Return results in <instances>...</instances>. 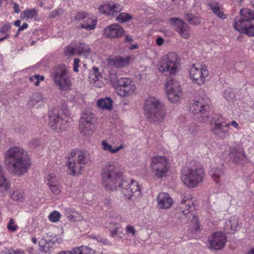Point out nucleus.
<instances>
[{"label": "nucleus", "instance_id": "f257e3e1", "mask_svg": "<svg viewBox=\"0 0 254 254\" xmlns=\"http://www.w3.org/2000/svg\"><path fill=\"white\" fill-rule=\"evenodd\" d=\"M101 176L102 185L106 189L113 190L118 187L128 199H135L141 194L137 182L132 180H122L119 182L122 179V173L114 161H109L103 167Z\"/></svg>", "mask_w": 254, "mask_h": 254}, {"label": "nucleus", "instance_id": "f03ea898", "mask_svg": "<svg viewBox=\"0 0 254 254\" xmlns=\"http://www.w3.org/2000/svg\"><path fill=\"white\" fill-rule=\"evenodd\" d=\"M6 165L16 176L24 175L30 168L31 163L27 152L20 147L9 148L4 155Z\"/></svg>", "mask_w": 254, "mask_h": 254}, {"label": "nucleus", "instance_id": "7ed1b4c3", "mask_svg": "<svg viewBox=\"0 0 254 254\" xmlns=\"http://www.w3.org/2000/svg\"><path fill=\"white\" fill-rule=\"evenodd\" d=\"M144 112L149 122L160 125L165 119L167 109L165 104L160 99L149 96L145 101Z\"/></svg>", "mask_w": 254, "mask_h": 254}, {"label": "nucleus", "instance_id": "20e7f679", "mask_svg": "<svg viewBox=\"0 0 254 254\" xmlns=\"http://www.w3.org/2000/svg\"><path fill=\"white\" fill-rule=\"evenodd\" d=\"M89 160V154L87 152L78 149L72 150L66 163L69 174L74 176L80 174L83 166Z\"/></svg>", "mask_w": 254, "mask_h": 254}, {"label": "nucleus", "instance_id": "39448f33", "mask_svg": "<svg viewBox=\"0 0 254 254\" xmlns=\"http://www.w3.org/2000/svg\"><path fill=\"white\" fill-rule=\"evenodd\" d=\"M202 168L195 162L190 166L184 167L182 170L181 180L188 188L195 187L203 177Z\"/></svg>", "mask_w": 254, "mask_h": 254}, {"label": "nucleus", "instance_id": "423d86ee", "mask_svg": "<svg viewBox=\"0 0 254 254\" xmlns=\"http://www.w3.org/2000/svg\"><path fill=\"white\" fill-rule=\"evenodd\" d=\"M51 76L55 84L60 90L66 91L69 89L71 86L70 74L66 66L60 65L55 67Z\"/></svg>", "mask_w": 254, "mask_h": 254}, {"label": "nucleus", "instance_id": "0eeeda50", "mask_svg": "<svg viewBox=\"0 0 254 254\" xmlns=\"http://www.w3.org/2000/svg\"><path fill=\"white\" fill-rule=\"evenodd\" d=\"M178 57L176 53L171 52L164 56L159 63V70L166 74L174 75L178 71Z\"/></svg>", "mask_w": 254, "mask_h": 254}, {"label": "nucleus", "instance_id": "6e6552de", "mask_svg": "<svg viewBox=\"0 0 254 254\" xmlns=\"http://www.w3.org/2000/svg\"><path fill=\"white\" fill-rule=\"evenodd\" d=\"M229 124L225 121L221 115H215L210 121V129L217 137L224 139L229 136Z\"/></svg>", "mask_w": 254, "mask_h": 254}, {"label": "nucleus", "instance_id": "1a4fd4ad", "mask_svg": "<svg viewBox=\"0 0 254 254\" xmlns=\"http://www.w3.org/2000/svg\"><path fill=\"white\" fill-rule=\"evenodd\" d=\"M209 110V107L205 104L203 99L194 100L190 108V112L193 114V118L203 123L208 121Z\"/></svg>", "mask_w": 254, "mask_h": 254}, {"label": "nucleus", "instance_id": "9d476101", "mask_svg": "<svg viewBox=\"0 0 254 254\" xmlns=\"http://www.w3.org/2000/svg\"><path fill=\"white\" fill-rule=\"evenodd\" d=\"M179 208L180 209L181 212H182L186 217H188L191 222L195 224V230H197L199 228V226L197 224V217L190 213L192 209H194L193 202L191 200V197L190 195H183L181 203L179 205Z\"/></svg>", "mask_w": 254, "mask_h": 254}, {"label": "nucleus", "instance_id": "9b49d317", "mask_svg": "<svg viewBox=\"0 0 254 254\" xmlns=\"http://www.w3.org/2000/svg\"><path fill=\"white\" fill-rule=\"evenodd\" d=\"M151 167L152 173L157 178H162L169 170L168 159L164 156H154L152 158Z\"/></svg>", "mask_w": 254, "mask_h": 254}, {"label": "nucleus", "instance_id": "f8f14e48", "mask_svg": "<svg viewBox=\"0 0 254 254\" xmlns=\"http://www.w3.org/2000/svg\"><path fill=\"white\" fill-rule=\"evenodd\" d=\"M240 13L241 16L234 19V26L237 31L243 33L251 20L254 19V12L250 9L244 8L240 10Z\"/></svg>", "mask_w": 254, "mask_h": 254}, {"label": "nucleus", "instance_id": "ddd939ff", "mask_svg": "<svg viewBox=\"0 0 254 254\" xmlns=\"http://www.w3.org/2000/svg\"><path fill=\"white\" fill-rule=\"evenodd\" d=\"M189 73L192 82L199 85L204 83L205 78L209 74L207 67L199 64H192Z\"/></svg>", "mask_w": 254, "mask_h": 254}, {"label": "nucleus", "instance_id": "4468645a", "mask_svg": "<svg viewBox=\"0 0 254 254\" xmlns=\"http://www.w3.org/2000/svg\"><path fill=\"white\" fill-rule=\"evenodd\" d=\"M166 88L167 97L172 102L179 101L183 95L180 84L174 79L170 78L167 81Z\"/></svg>", "mask_w": 254, "mask_h": 254}, {"label": "nucleus", "instance_id": "2eb2a0df", "mask_svg": "<svg viewBox=\"0 0 254 254\" xmlns=\"http://www.w3.org/2000/svg\"><path fill=\"white\" fill-rule=\"evenodd\" d=\"M116 83L119 88V94L121 96H129L135 91V85L130 78L126 77L117 78Z\"/></svg>", "mask_w": 254, "mask_h": 254}, {"label": "nucleus", "instance_id": "dca6fc26", "mask_svg": "<svg viewBox=\"0 0 254 254\" xmlns=\"http://www.w3.org/2000/svg\"><path fill=\"white\" fill-rule=\"evenodd\" d=\"M94 117L93 114L89 111L86 110L82 113L79 125V128L82 133L87 135L92 128Z\"/></svg>", "mask_w": 254, "mask_h": 254}, {"label": "nucleus", "instance_id": "f3484780", "mask_svg": "<svg viewBox=\"0 0 254 254\" xmlns=\"http://www.w3.org/2000/svg\"><path fill=\"white\" fill-rule=\"evenodd\" d=\"M226 241V238L223 233L215 232L209 238V248L213 250H220L225 247Z\"/></svg>", "mask_w": 254, "mask_h": 254}, {"label": "nucleus", "instance_id": "a211bd4d", "mask_svg": "<svg viewBox=\"0 0 254 254\" xmlns=\"http://www.w3.org/2000/svg\"><path fill=\"white\" fill-rule=\"evenodd\" d=\"M48 118L49 126L53 130H56L58 128L62 129L61 126L65 125L67 122L66 120L61 117L58 109L56 108L51 109L49 112Z\"/></svg>", "mask_w": 254, "mask_h": 254}, {"label": "nucleus", "instance_id": "6ab92c4d", "mask_svg": "<svg viewBox=\"0 0 254 254\" xmlns=\"http://www.w3.org/2000/svg\"><path fill=\"white\" fill-rule=\"evenodd\" d=\"M169 21L175 26L176 30L182 37L185 39L190 37L188 26L182 20L176 17H172L169 19Z\"/></svg>", "mask_w": 254, "mask_h": 254}, {"label": "nucleus", "instance_id": "aec40b11", "mask_svg": "<svg viewBox=\"0 0 254 254\" xmlns=\"http://www.w3.org/2000/svg\"><path fill=\"white\" fill-rule=\"evenodd\" d=\"M50 233L47 234L39 243V250L41 252L44 253H50L52 246L55 244L57 241L58 239L56 236H50Z\"/></svg>", "mask_w": 254, "mask_h": 254}, {"label": "nucleus", "instance_id": "412c9836", "mask_svg": "<svg viewBox=\"0 0 254 254\" xmlns=\"http://www.w3.org/2000/svg\"><path fill=\"white\" fill-rule=\"evenodd\" d=\"M130 59V56H116L108 58L107 62L109 65L122 68L129 64Z\"/></svg>", "mask_w": 254, "mask_h": 254}, {"label": "nucleus", "instance_id": "4be33fe9", "mask_svg": "<svg viewBox=\"0 0 254 254\" xmlns=\"http://www.w3.org/2000/svg\"><path fill=\"white\" fill-rule=\"evenodd\" d=\"M124 33L125 31L121 26L117 24H113L106 27L104 33L106 37L112 39L119 38Z\"/></svg>", "mask_w": 254, "mask_h": 254}, {"label": "nucleus", "instance_id": "5701e85b", "mask_svg": "<svg viewBox=\"0 0 254 254\" xmlns=\"http://www.w3.org/2000/svg\"><path fill=\"white\" fill-rule=\"evenodd\" d=\"M158 207L160 209H167L173 204V200L169 194L165 192H160L157 198Z\"/></svg>", "mask_w": 254, "mask_h": 254}, {"label": "nucleus", "instance_id": "b1692460", "mask_svg": "<svg viewBox=\"0 0 254 254\" xmlns=\"http://www.w3.org/2000/svg\"><path fill=\"white\" fill-rule=\"evenodd\" d=\"M47 99L44 97L43 94L40 92H35L33 94L31 97L29 98L27 105L30 107H35L38 108L39 107L43 106L46 102Z\"/></svg>", "mask_w": 254, "mask_h": 254}, {"label": "nucleus", "instance_id": "393cba45", "mask_svg": "<svg viewBox=\"0 0 254 254\" xmlns=\"http://www.w3.org/2000/svg\"><path fill=\"white\" fill-rule=\"evenodd\" d=\"M229 156L235 163L240 164L246 160V155L242 148H232L230 149Z\"/></svg>", "mask_w": 254, "mask_h": 254}, {"label": "nucleus", "instance_id": "a878e982", "mask_svg": "<svg viewBox=\"0 0 254 254\" xmlns=\"http://www.w3.org/2000/svg\"><path fill=\"white\" fill-rule=\"evenodd\" d=\"M225 169L222 163L213 164L209 172L210 175L214 181L218 183V179L224 175Z\"/></svg>", "mask_w": 254, "mask_h": 254}, {"label": "nucleus", "instance_id": "bb28decb", "mask_svg": "<svg viewBox=\"0 0 254 254\" xmlns=\"http://www.w3.org/2000/svg\"><path fill=\"white\" fill-rule=\"evenodd\" d=\"M122 8V7L120 4L111 2L101 7L99 10L102 13L113 15L115 12L118 13L121 11Z\"/></svg>", "mask_w": 254, "mask_h": 254}, {"label": "nucleus", "instance_id": "cd10ccee", "mask_svg": "<svg viewBox=\"0 0 254 254\" xmlns=\"http://www.w3.org/2000/svg\"><path fill=\"white\" fill-rule=\"evenodd\" d=\"M64 214L69 220L74 222L80 220L82 217L79 213L69 207L64 209Z\"/></svg>", "mask_w": 254, "mask_h": 254}, {"label": "nucleus", "instance_id": "c85d7f7f", "mask_svg": "<svg viewBox=\"0 0 254 254\" xmlns=\"http://www.w3.org/2000/svg\"><path fill=\"white\" fill-rule=\"evenodd\" d=\"M209 6L212 11L220 18L224 19L226 18V15L221 10V6L218 2L211 1Z\"/></svg>", "mask_w": 254, "mask_h": 254}, {"label": "nucleus", "instance_id": "c756f323", "mask_svg": "<svg viewBox=\"0 0 254 254\" xmlns=\"http://www.w3.org/2000/svg\"><path fill=\"white\" fill-rule=\"evenodd\" d=\"M91 54V49L84 43H79L76 46V54L83 55L85 57L89 56Z\"/></svg>", "mask_w": 254, "mask_h": 254}, {"label": "nucleus", "instance_id": "7c9ffc66", "mask_svg": "<svg viewBox=\"0 0 254 254\" xmlns=\"http://www.w3.org/2000/svg\"><path fill=\"white\" fill-rule=\"evenodd\" d=\"M38 14V11L36 9L27 8L21 13L20 17L22 19L28 20L35 18Z\"/></svg>", "mask_w": 254, "mask_h": 254}, {"label": "nucleus", "instance_id": "2f4dec72", "mask_svg": "<svg viewBox=\"0 0 254 254\" xmlns=\"http://www.w3.org/2000/svg\"><path fill=\"white\" fill-rule=\"evenodd\" d=\"M97 105L102 109L111 110L112 108L113 101L110 97L100 99L97 101Z\"/></svg>", "mask_w": 254, "mask_h": 254}, {"label": "nucleus", "instance_id": "473e14b6", "mask_svg": "<svg viewBox=\"0 0 254 254\" xmlns=\"http://www.w3.org/2000/svg\"><path fill=\"white\" fill-rule=\"evenodd\" d=\"M73 254H94L95 251L85 246L75 247L72 249Z\"/></svg>", "mask_w": 254, "mask_h": 254}, {"label": "nucleus", "instance_id": "72a5a7b5", "mask_svg": "<svg viewBox=\"0 0 254 254\" xmlns=\"http://www.w3.org/2000/svg\"><path fill=\"white\" fill-rule=\"evenodd\" d=\"M100 76V75L98 67L94 66L90 70L88 78L91 84L96 83L99 80Z\"/></svg>", "mask_w": 254, "mask_h": 254}, {"label": "nucleus", "instance_id": "f704fd0d", "mask_svg": "<svg viewBox=\"0 0 254 254\" xmlns=\"http://www.w3.org/2000/svg\"><path fill=\"white\" fill-rule=\"evenodd\" d=\"M96 20L91 19L90 17L84 19L82 23L80 24V27L85 29L87 30L94 29L96 25Z\"/></svg>", "mask_w": 254, "mask_h": 254}, {"label": "nucleus", "instance_id": "c9c22d12", "mask_svg": "<svg viewBox=\"0 0 254 254\" xmlns=\"http://www.w3.org/2000/svg\"><path fill=\"white\" fill-rule=\"evenodd\" d=\"M237 227V223L235 221L234 217H231L226 222L224 229L227 233H232L236 230Z\"/></svg>", "mask_w": 254, "mask_h": 254}, {"label": "nucleus", "instance_id": "e433bc0d", "mask_svg": "<svg viewBox=\"0 0 254 254\" xmlns=\"http://www.w3.org/2000/svg\"><path fill=\"white\" fill-rule=\"evenodd\" d=\"M10 184L7 181L3 171V167L0 165V187H3L5 190L9 188Z\"/></svg>", "mask_w": 254, "mask_h": 254}, {"label": "nucleus", "instance_id": "4c0bfd02", "mask_svg": "<svg viewBox=\"0 0 254 254\" xmlns=\"http://www.w3.org/2000/svg\"><path fill=\"white\" fill-rule=\"evenodd\" d=\"M102 145L103 149L104 151H109L112 153H116L117 152H118L120 149L123 148V145H121L119 147H117L115 148H113L112 146L108 143L106 140L102 141Z\"/></svg>", "mask_w": 254, "mask_h": 254}, {"label": "nucleus", "instance_id": "58836bf2", "mask_svg": "<svg viewBox=\"0 0 254 254\" xmlns=\"http://www.w3.org/2000/svg\"><path fill=\"white\" fill-rule=\"evenodd\" d=\"M185 19L190 24L197 25L200 23V19L197 16L193 15L192 14L187 13L185 15Z\"/></svg>", "mask_w": 254, "mask_h": 254}, {"label": "nucleus", "instance_id": "ea45409f", "mask_svg": "<svg viewBox=\"0 0 254 254\" xmlns=\"http://www.w3.org/2000/svg\"><path fill=\"white\" fill-rule=\"evenodd\" d=\"M131 19L132 16L125 12L120 13L116 18L118 21L122 23L127 22Z\"/></svg>", "mask_w": 254, "mask_h": 254}, {"label": "nucleus", "instance_id": "a19ab883", "mask_svg": "<svg viewBox=\"0 0 254 254\" xmlns=\"http://www.w3.org/2000/svg\"><path fill=\"white\" fill-rule=\"evenodd\" d=\"M23 197V191L22 190H14L11 194V198L15 201H22Z\"/></svg>", "mask_w": 254, "mask_h": 254}, {"label": "nucleus", "instance_id": "79ce46f5", "mask_svg": "<svg viewBox=\"0 0 254 254\" xmlns=\"http://www.w3.org/2000/svg\"><path fill=\"white\" fill-rule=\"evenodd\" d=\"M10 25L9 24H4L0 30V35L2 37L1 38L6 39L8 38V35L7 32L9 30Z\"/></svg>", "mask_w": 254, "mask_h": 254}, {"label": "nucleus", "instance_id": "37998d69", "mask_svg": "<svg viewBox=\"0 0 254 254\" xmlns=\"http://www.w3.org/2000/svg\"><path fill=\"white\" fill-rule=\"evenodd\" d=\"M110 225V229L113 228V230H110L111 236L112 237H115L117 235L118 230L121 227V225L117 223H111Z\"/></svg>", "mask_w": 254, "mask_h": 254}, {"label": "nucleus", "instance_id": "c03bdc74", "mask_svg": "<svg viewBox=\"0 0 254 254\" xmlns=\"http://www.w3.org/2000/svg\"><path fill=\"white\" fill-rule=\"evenodd\" d=\"M47 180L48 181V184L49 188L59 185V183L57 180L55 179V176L54 174L49 175L47 177Z\"/></svg>", "mask_w": 254, "mask_h": 254}, {"label": "nucleus", "instance_id": "a18cd8bd", "mask_svg": "<svg viewBox=\"0 0 254 254\" xmlns=\"http://www.w3.org/2000/svg\"><path fill=\"white\" fill-rule=\"evenodd\" d=\"M44 79L43 76H40L38 74L35 75L30 77L29 80L31 82H33L35 86H39L40 81H43Z\"/></svg>", "mask_w": 254, "mask_h": 254}, {"label": "nucleus", "instance_id": "49530a36", "mask_svg": "<svg viewBox=\"0 0 254 254\" xmlns=\"http://www.w3.org/2000/svg\"><path fill=\"white\" fill-rule=\"evenodd\" d=\"M242 33H245L249 36H254V25L252 24L250 22Z\"/></svg>", "mask_w": 254, "mask_h": 254}, {"label": "nucleus", "instance_id": "de8ad7c7", "mask_svg": "<svg viewBox=\"0 0 254 254\" xmlns=\"http://www.w3.org/2000/svg\"><path fill=\"white\" fill-rule=\"evenodd\" d=\"M61 214L57 211H54L49 215V220L53 222H57L59 221Z\"/></svg>", "mask_w": 254, "mask_h": 254}, {"label": "nucleus", "instance_id": "09e8293b", "mask_svg": "<svg viewBox=\"0 0 254 254\" xmlns=\"http://www.w3.org/2000/svg\"><path fill=\"white\" fill-rule=\"evenodd\" d=\"M224 97L228 101H232L235 97V94L231 89L225 90L223 93Z\"/></svg>", "mask_w": 254, "mask_h": 254}, {"label": "nucleus", "instance_id": "8fccbe9b", "mask_svg": "<svg viewBox=\"0 0 254 254\" xmlns=\"http://www.w3.org/2000/svg\"><path fill=\"white\" fill-rule=\"evenodd\" d=\"M14 222L13 219H10L7 225V228L12 232H15L17 229V226L14 225Z\"/></svg>", "mask_w": 254, "mask_h": 254}, {"label": "nucleus", "instance_id": "3c124183", "mask_svg": "<svg viewBox=\"0 0 254 254\" xmlns=\"http://www.w3.org/2000/svg\"><path fill=\"white\" fill-rule=\"evenodd\" d=\"M126 231L127 234H131L132 236H134L136 233L134 227L130 225H128L126 226Z\"/></svg>", "mask_w": 254, "mask_h": 254}, {"label": "nucleus", "instance_id": "603ef678", "mask_svg": "<svg viewBox=\"0 0 254 254\" xmlns=\"http://www.w3.org/2000/svg\"><path fill=\"white\" fill-rule=\"evenodd\" d=\"M65 51L67 54L71 55L76 54V46L73 47L72 45H70L66 47Z\"/></svg>", "mask_w": 254, "mask_h": 254}, {"label": "nucleus", "instance_id": "864d4df0", "mask_svg": "<svg viewBox=\"0 0 254 254\" xmlns=\"http://www.w3.org/2000/svg\"><path fill=\"white\" fill-rule=\"evenodd\" d=\"M62 13V9H58L53 11L50 16L49 17L51 18H55L58 17L60 14Z\"/></svg>", "mask_w": 254, "mask_h": 254}, {"label": "nucleus", "instance_id": "5fc2aeb1", "mask_svg": "<svg viewBox=\"0 0 254 254\" xmlns=\"http://www.w3.org/2000/svg\"><path fill=\"white\" fill-rule=\"evenodd\" d=\"M87 15L86 13L84 12H79L75 16V19L78 20H84L87 18Z\"/></svg>", "mask_w": 254, "mask_h": 254}, {"label": "nucleus", "instance_id": "6e6d98bb", "mask_svg": "<svg viewBox=\"0 0 254 254\" xmlns=\"http://www.w3.org/2000/svg\"><path fill=\"white\" fill-rule=\"evenodd\" d=\"M79 62L80 60L78 58H75L73 61V70L75 72H77L79 71L78 68Z\"/></svg>", "mask_w": 254, "mask_h": 254}, {"label": "nucleus", "instance_id": "4d7b16f0", "mask_svg": "<svg viewBox=\"0 0 254 254\" xmlns=\"http://www.w3.org/2000/svg\"><path fill=\"white\" fill-rule=\"evenodd\" d=\"M49 188L51 191L56 195H58L61 192V190L59 185H56L54 187H50Z\"/></svg>", "mask_w": 254, "mask_h": 254}, {"label": "nucleus", "instance_id": "13d9d810", "mask_svg": "<svg viewBox=\"0 0 254 254\" xmlns=\"http://www.w3.org/2000/svg\"><path fill=\"white\" fill-rule=\"evenodd\" d=\"M7 254H24V252L23 251L21 250H9L8 253Z\"/></svg>", "mask_w": 254, "mask_h": 254}, {"label": "nucleus", "instance_id": "bf43d9fd", "mask_svg": "<svg viewBox=\"0 0 254 254\" xmlns=\"http://www.w3.org/2000/svg\"><path fill=\"white\" fill-rule=\"evenodd\" d=\"M13 9H14V12L17 13H18L20 12V10L19 5L16 2L13 3Z\"/></svg>", "mask_w": 254, "mask_h": 254}, {"label": "nucleus", "instance_id": "052dcab7", "mask_svg": "<svg viewBox=\"0 0 254 254\" xmlns=\"http://www.w3.org/2000/svg\"><path fill=\"white\" fill-rule=\"evenodd\" d=\"M28 25L26 23H24L22 24V26H20L18 29V33L20 31H23L24 29H26L28 28Z\"/></svg>", "mask_w": 254, "mask_h": 254}, {"label": "nucleus", "instance_id": "680f3d73", "mask_svg": "<svg viewBox=\"0 0 254 254\" xmlns=\"http://www.w3.org/2000/svg\"><path fill=\"white\" fill-rule=\"evenodd\" d=\"M156 42V44L158 46H161L163 44L164 40L162 38L159 37L157 38Z\"/></svg>", "mask_w": 254, "mask_h": 254}, {"label": "nucleus", "instance_id": "e2e57ef3", "mask_svg": "<svg viewBox=\"0 0 254 254\" xmlns=\"http://www.w3.org/2000/svg\"><path fill=\"white\" fill-rule=\"evenodd\" d=\"M227 124H229V126H232V127H234L235 128H238V127H239V125L235 121H233L231 122L230 123H227Z\"/></svg>", "mask_w": 254, "mask_h": 254}, {"label": "nucleus", "instance_id": "0e129e2a", "mask_svg": "<svg viewBox=\"0 0 254 254\" xmlns=\"http://www.w3.org/2000/svg\"><path fill=\"white\" fill-rule=\"evenodd\" d=\"M133 41V39L131 37H130V36L129 35H126V37H125V41L126 42H129V43H131Z\"/></svg>", "mask_w": 254, "mask_h": 254}, {"label": "nucleus", "instance_id": "69168bd1", "mask_svg": "<svg viewBox=\"0 0 254 254\" xmlns=\"http://www.w3.org/2000/svg\"><path fill=\"white\" fill-rule=\"evenodd\" d=\"M59 254H73V253L72 250H71V251L61 252Z\"/></svg>", "mask_w": 254, "mask_h": 254}, {"label": "nucleus", "instance_id": "338daca9", "mask_svg": "<svg viewBox=\"0 0 254 254\" xmlns=\"http://www.w3.org/2000/svg\"><path fill=\"white\" fill-rule=\"evenodd\" d=\"M21 24V21L20 20H17L14 22V25L20 27Z\"/></svg>", "mask_w": 254, "mask_h": 254}, {"label": "nucleus", "instance_id": "774afa93", "mask_svg": "<svg viewBox=\"0 0 254 254\" xmlns=\"http://www.w3.org/2000/svg\"><path fill=\"white\" fill-rule=\"evenodd\" d=\"M247 254H254V248H253L251 250H250L247 253Z\"/></svg>", "mask_w": 254, "mask_h": 254}]
</instances>
